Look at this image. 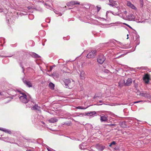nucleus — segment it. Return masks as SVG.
Segmentation results:
<instances>
[{
  "instance_id": "f257e3e1",
  "label": "nucleus",
  "mask_w": 151,
  "mask_h": 151,
  "mask_svg": "<svg viewBox=\"0 0 151 151\" xmlns=\"http://www.w3.org/2000/svg\"><path fill=\"white\" fill-rule=\"evenodd\" d=\"M17 91L20 93L19 96V97L20 101L24 104L28 103V101H29V97H28L25 93L22 92L19 89H17Z\"/></svg>"
},
{
  "instance_id": "f03ea898",
  "label": "nucleus",
  "mask_w": 151,
  "mask_h": 151,
  "mask_svg": "<svg viewBox=\"0 0 151 151\" xmlns=\"http://www.w3.org/2000/svg\"><path fill=\"white\" fill-rule=\"evenodd\" d=\"M62 84L64 86L67 88H71L74 85V81L72 80L71 81L69 79H64L63 80Z\"/></svg>"
},
{
  "instance_id": "7ed1b4c3",
  "label": "nucleus",
  "mask_w": 151,
  "mask_h": 151,
  "mask_svg": "<svg viewBox=\"0 0 151 151\" xmlns=\"http://www.w3.org/2000/svg\"><path fill=\"white\" fill-rule=\"evenodd\" d=\"M96 54V50H92L87 55L86 57L88 58H93Z\"/></svg>"
},
{
  "instance_id": "20e7f679",
  "label": "nucleus",
  "mask_w": 151,
  "mask_h": 151,
  "mask_svg": "<svg viewBox=\"0 0 151 151\" xmlns=\"http://www.w3.org/2000/svg\"><path fill=\"white\" fill-rule=\"evenodd\" d=\"M105 60V58L102 55H101L98 56L97 58V62L100 64H102Z\"/></svg>"
},
{
  "instance_id": "39448f33",
  "label": "nucleus",
  "mask_w": 151,
  "mask_h": 151,
  "mask_svg": "<svg viewBox=\"0 0 151 151\" xmlns=\"http://www.w3.org/2000/svg\"><path fill=\"white\" fill-rule=\"evenodd\" d=\"M17 89L16 90H15L13 89H11L8 90L7 92V93L9 95L15 96L18 95L17 93V92L18 93V92L17 91Z\"/></svg>"
},
{
  "instance_id": "423d86ee",
  "label": "nucleus",
  "mask_w": 151,
  "mask_h": 151,
  "mask_svg": "<svg viewBox=\"0 0 151 151\" xmlns=\"http://www.w3.org/2000/svg\"><path fill=\"white\" fill-rule=\"evenodd\" d=\"M139 95L141 96L144 97L146 98H150L151 97L149 93L146 92H140Z\"/></svg>"
},
{
  "instance_id": "0eeeda50",
  "label": "nucleus",
  "mask_w": 151,
  "mask_h": 151,
  "mask_svg": "<svg viewBox=\"0 0 151 151\" xmlns=\"http://www.w3.org/2000/svg\"><path fill=\"white\" fill-rule=\"evenodd\" d=\"M143 79L146 84L149 83L150 79V76L148 74H146L143 77Z\"/></svg>"
},
{
  "instance_id": "6e6552de",
  "label": "nucleus",
  "mask_w": 151,
  "mask_h": 151,
  "mask_svg": "<svg viewBox=\"0 0 151 151\" xmlns=\"http://www.w3.org/2000/svg\"><path fill=\"white\" fill-rule=\"evenodd\" d=\"M23 82L26 85V86L29 87H32V84L30 81H27L25 80L24 78L22 79Z\"/></svg>"
},
{
  "instance_id": "1a4fd4ad",
  "label": "nucleus",
  "mask_w": 151,
  "mask_h": 151,
  "mask_svg": "<svg viewBox=\"0 0 151 151\" xmlns=\"http://www.w3.org/2000/svg\"><path fill=\"white\" fill-rule=\"evenodd\" d=\"M96 147L99 151H102L105 148L104 146L99 144L96 145Z\"/></svg>"
},
{
  "instance_id": "9d476101",
  "label": "nucleus",
  "mask_w": 151,
  "mask_h": 151,
  "mask_svg": "<svg viewBox=\"0 0 151 151\" xmlns=\"http://www.w3.org/2000/svg\"><path fill=\"white\" fill-rule=\"evenodd\" d=\"M108 120V118L104 114H102L100 115V121L101 122H106Z\"/></svg>"
},
{
  "instance_id": "9b49d317",
  "label": "nucleus",
  "mask_w": 151,
  "mask_h": 151,
  "mask_svg": "<svg viewBox=\"0 0 151 151\" xmlns=\"http://www.w3.org/2000/svg\"><path fill=\"white\" fill-rule=\"evenodd\" d=\"M132 80L131 78H128L125 82V86H129L132 83Z\"/></svg>"
},
{
  "instance_id": "f8f14e48",
  "label": "nucleus",
  "mask_w": 151,
  "mask_h": 151,
  "mask_svg": "<svg viewBox=\"0 0 151 151\" xmlns=\"http://www.w3.org/2000/svg\"><path fill=\"white\" fill-rule=\"evenodd\" d=\"M127 5L128 6L130 7L133 9H137L136 7L129 1H127Z\"/></svg>"
},
{
  "instance_id": "ddd939ff",
  "label": "nucleus",
  "mask_w": 151,
  "mask_h": 151,
  "mask_svg": "<svg viewBox=\"0 0 151 151\" xmlns=\"http://www.w3.org/2000/svg\"><path fill=\"white\" fill-rule=\"evenodd\" d=\"M124 86H125V81L124 80H120L119 82V86L120 87H122Z\"/></svg>"
},
{
  "instance_id": "4468645a",
  "label": "nucleus",
  "mask_w": 151,
  "mask_h": 151,
  "mask_svg": "<svg viewBox=\"0 0 151 151\" xmlns=\"http://www.w3.org/2000/svg\"><path fill=\"white\" fill-rule=\"evenodd\" d=\"M58 121V119L55 117H52L48 120V122L51 123H55Z\"/></svg>"
},
{
  "instance_id": "2eb2a0df",
  "label": "nucleus",
  "mask_w": 151,
  "mask_h": 151,
  "mask_svg": "<svg viewBox=\"0 0 151 151\" xmlns=\"http://www.w3.org/2000/svg\"><path fill=\"white\" fill-rule=\"evenodd\" d=\"M28 102L29 103L26 105L28 107H30L32 106H33L35 103L33 101L31 100H29V101Z\"/></svg>"
},
{
  "instance_id": "dca6fc26",
  "label": "nucleus",
  "mask_w": 151,
  "mask_h": 151,
  "mask_svg": "<svg viewBox=\"0 0 151 151\" xmlns=\"http://www.w3.org/2000/svg\"><path fill=\"white\" fill-rule=\"evenodd\" d=\"M127 17L128 20L130 21L132 20L135 18L134 16L132 14H129L128 15Z\"/></svg>"
},
{
  "instance_id": "f3484780",
  "label": "nucleus",
  "mask_w": 151,
  "mask_h": 151,
  "mask_svg": "<svg viewBox=\"0 0 151 151\" xmlns=\"http://www.w3.org/2000/svg\"><path fill=\"white\" fill-rule=\"evenodd\" d=\"M85 72L83 71H82L80 74V78L82 79H84L85 78Z\"/></svg>"
},
{
  "instance_id": "a211bd4d",
  "label": "nucleus",
  "mask_w": 151,
  "mask_h": 151,
  "mask_svg": "<svg viewBox=\"0 0 151 151\" xmlns=\"http://www.w3.org/2000/svg\"><path fill=\"white\" fill-rule=\"evenodd\" d=\"M34 104L35 105L33 106V107H32L31 109L32 110H39V109L40 108V107H39L37 105L35 104Z\"/></svg>"
},
{
  "instance_id": "6ab92c4d",
  "label": "nucleus",
  "mask_w": 151,
  "mask_h": 151,
  "mask_svg": "<svg viewBox=\"0 0 151 151\" xmlns=\"http://www.w3.org/2000/svg\"><path fill=\"white\" fill-rule=\"evenodd\" d=\"M86 145L85 144L83 143H82L81 144L79 145V148L81 150H85L86 149Z\"/></svg>"
},
{
  "instance_id": "aec40b11",
  "label": "nucleus",
  "mask_w": 151,
  "mask_h": 151,
  "mask_svg": "<svg viewBox=\"0 0 151 151\" xmlns=\"http://www.w3.org/2000/svg\"><path fill=\"white\" fill-rule=\"evenodd\" d=\"M70 3L72 5H73L75 4L79 5L80 3L76 1H70Z\"/></svg>"
},
{
  "instance_id": "412c9836",
  "label": "nucleus",
  "mask_w": 151,
  "mask_h": 151,
  "mask_svg": "<svg viewBox=\"0 0 151 151\" xmlns=\"http://www.w3.org/2000/svg\"><path fill=\"white\" fill-rule=\"evenodd\" d=\"M120 126L123 128H124L127 127V125L126 124V122L123 121L120 124Z\"/></svg>"
},
{
  "instance_id": "4be33fe9",
  "label": "nucleus",
  "mask_w": 151,
  "mask_h": 151,
  "mask_svg": "<svg viewBox=\"0 0 151 151\" xmlns=\"http://www.w3.org/2000/svg\"><path fill=\"white\" fill-rule=\"evenodd\" d=\"M115 1H114L113 0H109V4H108V5L110 6H112L114 4L116 3Z\"/></svg>"
},
{
  "instance_id": "5701e85b",
  "label": "nucleus",
  "mask_w": 151,
  "mask_h": 151,
  "mask_svg": "<svg viewBox=\"0 0 151 151\" xmlns=\"http://www.w3.org/2000/svg\"><path fill=\"white\" fill-rule=\"evenodd\" d=\"M63 125H65L67 126H70L72 125V123L71 122H64L62 124Z\"/></svg>"
},
{
  "instance_id": "b1692460",
  "label": "nucleus",
  "mask_w": 151,
  "mask_h": 151,
  "mask_svg": "<svg viewBox=\"0 0 151 151\" xmlns=\"http://www.w3.org/2000/svg\"><path fill=\"white\" fill-rule=\"evenodd\" d=\"M2 131L5 132V133H7L10 134H11V132L10 130L5 128H3Z\"/></svg>"
},
{
  "instance_id": "393cba45",
  "label": "nucleus",
  "mask_w": 151,
  "mask_h": 151,
  "mask_svg": "<svg viewBox=\"0 0 151 151\" xmlns=\"http://www.w3.org/2000/svg\"><path fill=\"white\" fill-rule=\"evenodd\" d=\"M139 36H137V38L135 40V43L136 44V45H138L140 43V41L139 39Z\"/></svg>"
},
{
  "instance_id": "a878e982",
  "label": "nucleus",
  "mask_w": 151,
  "mask_h": 151,
  "mask_svg": "<svg viewBox=\"0 0 151 151\" xmlns=\"http://www.w3.org/2000/svg\"><path fill=\"white\" fill-rule=\"evenodd\" d=\"M96 114V112L95 111H93L90 113H88L86 114V115L88 116H92L93 115H95Z\"/></svg>"
},
{
  "instance_id": "bb28decb",
  "label": "nucleus",
  "mask_w": 151,
  "mask_h": 151,
  "mask_svg": "<svg viewBox=\"0 0 151 151\" xmlns=\"http://www.w3.org/2000/svg\"><path fill=\"white\" fill-rule=\"evenodd\" d=\"M32 56L35 58L40 57L39 55L34 52L32 53Z\"/></svg>"
},
{
  "instance_id": "cd10ccee",
  "label": "nucleus",
  "mask_w": 151,
  "mask_h": 151,
  "mask_svg": "<svg viewBox=\"0 0 151 151\" xmlns=\"http://www.w3.org/2000/svg\"><path fill=\"white\" fill-rule=\"evenodd\" d=\"M123 9L124 10L123 11H122L120 9L119 10V12H120L121 13L124 14L125 15L127 14V12L125 8H123Z\"/></svg>"
},
{
  "instance_id": "c85d7f7f",
  "label": "nucleus",
  "mask_w": 151,
  "mask_h": 151,
  "mask_svg": "<svg viewBox=\"0 0 151 151\" xmlns=\"http://www.w3.org/2000/svg\"><path fill=\"white\" fill-rule=\"evenodd\" d=\"M113 7V6H114L116 8H117L118 9L119 8V3L116 2V3H115L113 5V6H112Z\"/></svg>"
},
{
  "instance_id": "c756f323",
  "label": "nucleus",
  "mask_w": 151,
  "mask_h": 151,
  "mask_svg": "<svg viewBox=\"0 0 151 151\" xmlns=\"http://www.w3.org/2000/svg\"><path fill=\"white\" fill-rule=\"evenodd\" d=\"M65 68L66 69V70H63V73H70V70L69 69H68V68H64V70H65Z\"/></svg>"
},
{
  "instance_id": "7c9ffc66",
  "label": "nucleus",
  "mask_w": 151,
  "mask_h": 151,
  "mask_svg": "<svg viewBox=\"0 0 151 151\" xmlns=\"http://www.w3.org/2000/svg\"><path fill=\"white\" fill-rule=\"evenodd\" d=\"M49 86L51 89H54V84L52 83L51 82L50 83H49Z\"/></svg>"
},
{
  "instance_id": "2f4dec72",
  "label": "nucleus",
  "mask_w": 151,
  "mask_h": 151,
  "mask_svg": "<svg viewBox=\"0 0 151 151\" xmlns=\"http://www.w3.org/2000/svg\"><path fill=\"white\" fill-rule=\"evenodd\" d=\"M54 12L55 14H58L59 16H61L62 15V14L60 12H59L55 10H54Z\"/></svg>"
},
{
  "instance_id": "473e14b6",
  "label": "nucleus",
  "mask_w": 151,
  "mask_h": 151,
  "mask_svg": "<svg viewBox=\"0 0 151 151\" xmlns=\"http://www.w3.org/2000/svg\"><path fill=\"white\" fill-rule=\"evenodd\" d=\"M139 2L140 4V6L141 7H143V0H140Z\"/></svg>"
},
{
  "instance_id": "72a5a7b5",
  "label": "nucleus",
  "mask_w": 151,
  "mask_h": 151,
  "mask_svg": "<svg viewBox=\"0 0 151 151\" xmlns=\"http://www.w3.org/2000/svg\"><path fill=\"white\" fill-rule=\"evenodd\" d=\"M116 144V142L114 141H112L109 145V146L111 147L112 145H115Z\"/></svg>"
},
{
  "instance_id": "f704fd0d",
  "label": "nucleus",
  "mask_w": 151,
  "mask_h": 151,
  "mask_svg": "<svg viewBox=\"0 0 151 151\" xmlns=\"http://www.w3.org/2000/svg\"><path fill=\"white\" fill-rule=\"evenodd\" d=\"M76 108L78 109H84L87 108H85L84 107H83L82 106H78V107H76Z\"/></svg>"
},
{
  "instance_id": "c9c22d12",
  "label": "nucleus",
  "mask_w": 151,
  "mask_h": 151,
  "mask_svg": "<svg viewBox=\"0 0 151 151\" xmlns=\"http://www.w3.org/2000/svg\"><path fill=\"white\" fill-rule=\"evenodd\" d=\"M55 66H52L50 67V70L48 71L49 72H51L53 67H55Z\"/></svg>"
},
{
  "instance_id": "e433bc0d",
  "label": "nucleus",
  "mask_w": 151,
  "mask_h": 151,
  "mask_svg": "<svg viewBox=\"0 0 151 151\" xmlns=\"http://www.w3.org/2000/svg\"><path fill=\"white\" fill-rule=\"evenodd\" d=\"M96 8L97 9V12H98L99 11H100V10L101 9V7H99L97 6H96Z\"/></svg>"
},
{
  "instance_id": "4c0bfd02",
  "label": "nucleus",
  "mask_w": 151,
  "mask_h": 151,
  "mask_svg": "<svg viewBox=\"0 0 151 151\" xmlns=\"http://www.w3.org/2000/svg\"><path fill=\"white\" fill-rule=\"evenodd\" d=\"M66 5L68 6H72L71 4V3H70V1L68 2L66 4Z\"/></svg>"
},
{
  "instance_id": "58836bf2",
  "label": "nucleus",
  "mask_w": 151,
  "mask_h": 151,
  "mask_svg": "<svg viewBox=\"0 0 151 151\" xmlns=\"http://www.w3.org/2000/svg\"><path fill=\"white\" fill-rule=\"evenodd\" d=\"M76 114L79 115V116H83V114L82 113H77Z\"/></svg>"
},
{
  "instance_id": "ea45409f",
  "label": "nucleus",
  "mask_w": 151,
  "mask_h": 151,
  "mask_svg": "<svg viewBox=\"0 0 151 151\" xmlns=\"http://www.w3.org/2000/svg\"><path fill=\"white\" fill-rule=\"evenodd\" d=\"M123 24H125L127 26V27H128L129 28L132 29V28L128 24H127L125 23H124Z\"/></svg>"
},
{
  "instance_id": "a19ab883",
  "label": "nucleus",
  "mask_w": 151,
  "mask_h": 151,
  "mask_svg": "<svg viewBox=\"0 0 151 151\" xmlns=\"http://www.w3.org/2000/svg\"><path fill=\"white\" fill-rule=\"evenodd\" d=\"M13 55H9V56H1V57H11L12 56H13Z\"/></svg>"
},
{
  "instance_id": "79ce46f5",
  "label": "nucleus",
  "mask_w": 151,
  "mask_h": 151,
  "mask_svg": "<svg viewBox=\"0 0 151 151\" xmlns=\"http://www.w3.org/2000/svg\"><path fill=\"white\" fill-rule=\"evenodd\" d=\"M123 8H125L124 7H121V8L119 9V8L118 9V11H119V10L120 9L122 10V11H123L124 10L123 9Z\"/></svg>"
},
{
  "instance_id": "37998d69",
  "label": "nucleus",
  "mask_w": 151,
  "mask_h": 151,
  "mask_svg": "<svg viewBox=\"0 0 151 151\" xmlns=\"http://www.w3.org/2000/svg\"><path fill=\"white\" fill-rule=\"evenodd\" d=\"M73 117L78 116H79V115H77V114H76V113L75 114L73 115Z\"/></svg>"
},
{
  "instance_id": "c03bdc74",
  "label": "nucleus",
  "mask_w": 151,
  "mask_h": 151,
  "mask_svg": "<svg viewBox=\"0 0 151 151\" xmlns=\"http://www.w3.org/2000/svg\"><path fill=\"white\" fill-rule=\"evenodd\" d=\"M108 125L109 126H114L116 125V124H108Z\"/></svg>"
},
{
  "instance_id": "a18cd8bd",
  "label": "nucleus",
  "mask_w": 151,
  "mask_h": 151,
  "mask_svg": "<svg viewBox=\"0 0 151 151\" xmlns=\"http://www.w3.org/2000/svg\"><path fill=\"white\" fill-rule=\"evenodd\" d=\"M21 67H22V72L24 73V67L21 65Z\"/></svg>"
},
{
  "instance_id": "49530a36",
  "label": "nucleus",
  "mask_w": 151,
  "mask_h": 151,
  "mask_svg": "<svg viewBox=\"0 0 151 151\" xmlns=\"http://www.w3.org/2000/svg\"><path fill=\"white\" fill-rule=\"evenodd\" d=\"M47 149L48 151H52V150L49 148V147L47 148Z\"/></svg>"
},
{
  "instance_id": "de8ad7c7",
  "label": "nucleus",
  "mask_w": 151,
  "mask_h": 151,
  "mask_svg": "<svg viewBox=\"0 0 151 151\" xmlns=\"http://www.w3.org/2000/svg\"><path fill=\"white\" fill-rule=\"evenodd\" d=\"M121 14V13H120V14L119 13V16H120V17H122V18H124L123 16V15L121 16V15H120V14Z\"/></svg>"
},
{
  "instance_id": "09e8293b",
  "label": "nucleus",
  "mask_w": 151,
  "mask_h": 151,
  "mask_svg": "<svg viewBox=\"0 0 151 151\" xmlns=\"http://www.w3.org/2000/svg\"><path fill=\"white\" fill-rule=\"evenodd\" d=\"M141 101H135L134 102V103L135 104V103H138L140 102Z\"/></svg>"
},
{
  "instance_id": "8fccbe9b",
  "label": "nucleus",
  "mask_w": 151,
  "mask_h": 151,
  "mask_svg": "<svg viewBox=\"0 0 151 151\" xmlns=\"http://www.w3.org/2000/svg\"><path fill=\"white\" fill-rule=\"evenodd\" d=\"M97 97H99V96H97L96 94L95 95L94 97H93V99H95Z\"/></svg>"
},
{
  "instance_id": "3c124183",
  "label": "nucleus",
  "mask_w": 151,
  "mask_h": 151,
  "mask_svg": "<svg viewBox=\"0 0 151 151\" xmlns=\"http://www.w3.org/2000/svg\"><path fill=\"white\" fill-rule=\"evenodd\" d=\"M113 14L115 15H119V13H115V14L113 13Z\"/></svg>"
},
{
  "instance_id": "603ef678",
  "label": "nucleus",
  "mask_w": 151,
  "mask_h": 151,
  "mask_svg": "<svg viewBox=\"0 0 151 151\" xmlns=\"http://www.w3.org/2000/svg\"><path fill=\"white\" fill-rule=\"evenodd\" d=\"M41 123H42L44 125H45V126H46V127H47V126H46L45 125V123L44 122H43V121H42V122H41Z\"/></svg>"
},
{
  "instance_id": "864d4df0",
  "label": "nucleus",
  "mask_w": 151,
  "mask_h": 151,
  "mask_svg": "<svg viewBox=\"0 0 151 151\" xmlns=\"http://www.w3.org/2000/svg\"><path fill=\"white\" fill-rule=\"evenodd\" d=\"M3 129V128L0 127V130L2 131Z\"/></svg>"
},
{
  "instance_id": "5fc2aeb1",
  "label": "nucleus",
  "mask_w": 151,
  "mask_h": 151,
  "mask_svg": "<svg viewBox=\"0 0 151 151\" xmlns=\"http://www.w3.org/2000/svg\"><path fill=\"white\" fill-rule=\"evenodd\" d=\"M71 120H72L73 121H75V122H76V121L75 120H74V119H73V118H71Z\"/></svg>"
},
{
  "instance_id": "6e6d98bb",
  "label": "nucleus",
  "mask_w": 151,
  "mask_h": 151,
  "mask_svg": "<svg viewBox=\"0 0 151 151\" xmlns=\"http://www.w3.org/2000/svg\"><path fill=\"white\" fill-rule=\"evenodd\" d=\"M24 138V139H26V140H30V139H28H28H26V138Z\"/></svg>"
},
{
  "instance_id": "4d7b16f0",
  "label": "nucleus",
  "mask_w": 151,
  "mask_h": 151,
  "mask_svg": "<svg viewBox=\"0 0 151 151\" xmlns=\"http://www.w3.org/2000/svg\"><path fill=\"white\" fill-rule=\"evenodd\" d=\"M2 12V9H0V12Z\"/></svg>"
},
{
  "instance_id": "13d9d810",
  "label": "nucleus",
  "mask_w": 151,
  "mask_h": 151,
  "mask_svg": "<svg viewBox=\"0 0 151 151\" xmlns=\"http://www.w3.org/2000/svg\"><path fill=\"white\" fill-rule=\"evenodd\" d=\"M128 36H129V35H128V34H127V39H128V38H129V37H128Z\"/></svg>"
},
{
  "instance_id": "bf43d9fd",
  "label": "nucleus",
  "mask_w": 151,
  "mask_h": 151,
  "mask_svg": "<svg viewBox=\"0 0 151 151\" xmlns=\"http://www.w3.org/2000/svg\"><path fill=\"white\" fill-rule=\"evenodd\" d=\"M26 151H32L31 150H27Z\"/></svg>"
},
{
  "instance_id": "052dcab7",
  "label": "nucleus",
  "mask_w": 151,
  "mask_h": 151,
  "mask_svg": "<svg viewBox=\"0 0 151 151\" xmlns=\"http://www.w3.org/2000/svg\"><path fill=\"white\" fill-rule=\"evenodd\" d=\"M102 102V100H100L99 101V102H100V103H101V102Z\"/></svg>"
},
{
  "instance_id": "680f3d73",
  "label": "nucleus",
  "mask_w": 151,
  "mask_h": 151,
  "mask_svg": "<svg viewBox=\"0 0 151 151\" xmlns=\"http://www.w3.org/2000/svg\"><path fill=\"white\" fill-rule=\"evenodd\" d=\"M9 19L8 20V21L7 22V23H8V24H9Z\"/></svg>"
},
{
  "instance_id": "e2e57ef3",
  "label": "nucleus",
  "mask_w": 151,
  "mask_h": 151,
  "mask_svg": "<svg viewBox=\"0 0 151 151\" xmlns=\"http://www.w3.org/2000/svg\"><path fill=\"white\" fill-rule=\"evenodd\" d=\"M31 16H32V15H29V17H31Z\"/></svg>"
},
{
  "instance_id": "0e129e2a",
  "label": "nucleus",
  "mask_w": 151,
  "mask_h": 151,
  "mask_svg": "<svg viewBox=\"0 0 151 151\" xmlns=\"http://www.w3.org/2000/svg\"><path fill=\"white\" fill-rule=\"evenodd\" d=\"M47 20H48V19H47V20H46V22H47L49 23V22H50V21L47 22Z\"/></svg>"
},
{
  "instance_id": "69168bd1",
  "label": "nucleus",
  "mask_w": 151,
  "mask_h": 151,
  "mask_svg": "<svg viewBox=\"0 0 151 151\" xmlns=\"http://www.w3.org/2000/svg\"><path fill=\"white\" fill-rule=\"evenodd\" d=\"M114 149H115V150H117V149L116 148V147H115V148H114Z\"/></svg>"
},
{
  "instance_id": "338daca9",
  "label": "nucleus",
  "mask_w": 151,
  "mask_h": 151,
  "mask_svg": "<svg viewBox=\"0 0 151 151\" xmlns=\"http://www.w3.org/2000/svg\"><path fill=\"white\" fill-rule=\"evenodd\" d=\"M0 95H2V94H1V92H0Z\"/></svg>"
},
{
  "instance_id": "774afa93",
  "label": "nucleus",
  "mask_w": 151,
  "mask_h": 151,
  "mask_svg": "<svg viewBox=\"0 0 151 151\" xmlns=\"http://www.w3.org/2000/svg\"><path fill=\"white\" fill-rule=\"evenodd\" d=\"M65 8H66V6H65V7H64Z\"/></svg>"
}]
</instances>
